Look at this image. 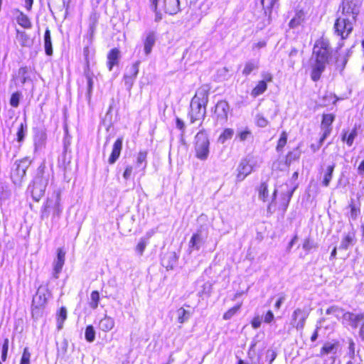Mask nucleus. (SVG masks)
Segmentation results:
<instances>
[{
    "label": "nucleus",
    "mask_w": 364,
    "mask_h": 364,
    "mask_svg": "<svg viewBox=\"0 0 364 364\" xmlns=\"http://www.w3.org/2000/svg\"><path fill=\"white\" fill-rule=\"evenodd\" d=\"M333 120L334 116L331 114H326L323 115V119L321 122V129L323 130V135L320 139V143H322L330 134L331 132V125Z\"/></svg>",
    "instance_id": "13"
},
{
    "label": "nucleus",
    "mask_w": 364,
    "mask_h": 364,
    "mask_svg": "<svg viewBox=\"0 0 364 364\" xmlns=\"http://www.w3.org/2000/svg\"><path fill=\"white\" fill-rule=\"evenodd\" d=\"M208 102V92L205 88H200L191 102L189 117L191 123L203 121L206 114V106Z\"/></svg>",
    "instance_id": "3"
},
{
    "label": "nucleus",
    "mask_w": 364,
    "mask_h": 364,
    "mask_svg": "<svg viewBox=\"0 0 364 364\" xmlns=\"http://www.w3.org/2000/svg\"><path fill=\"white\" fill-rule=\"evenodd\" d=\"M67 318V309L65 307H61L59 313L57 315V323L58 329L60 330L63 328V323Z\"/></svg>",
    "instance_id": "32"
},
{
    "label": "nucleus",
    "mask_w": 364,
    "mask_h": 364,
    "mask_svg": "<svg viewBox=\"0 0 364 364\" xmlns=\"http://www.w3.org/2000/svg\"><path fill=\"white\" fill-rule=\"evenodd\" d=\"M284 301H285V296L284 295L280 296L279 299L277 301V302H276V304L274 305V307L277 309H279L281 306H282V304L284 303Z\"/></svg>",
    "instance_id": "61"
},
{
    "label": "nucleus",
    "mask_w": 364,
    "mask_h": 364,
    "mask_svg": "<svg viewBox=\"0 0 364 364\" xmlns=\"http://www.w3.org/2000/svg\"><path fill=\"white\" fill-rule=\"evenodd\" d=\"M234 134V131L232 129H225L223 133L218 138V141L221 144H224L228 139H231Z\"/></svg>",
    "instance_id": "36"
},
{
    "label": "nucleus",
    "mask_w": 364,
    "mask_h": 364,
    "mask_svg": "<svg viewBox=\"0 0 364 364\" xmlns=\"http://www.w3.org/2000/svg\"><path fill=\"white\" fill-rule=\"evenodd\" d=\"M100 299V297L99 292L97 291H92L90 294V301L89 303L90 308L96 309L98 307Z\"/></svg>",
    "instance_id": "33"
},
{
    "label": "nucleus",
    "mask_w": 364,
    "mask_h": 364,
    "mask_svg": "<svg viewBox=\"0 0 364 364\" xmlns=\"http://www.w3.org/2000/svg\"><path fill=\"white\" fill-rule=\"evenodd\" d=\"M133 171L132 166H127L124 171L123 177L124 179L127 180L130 178Z\"/></svg>",
    "instance_id": "56"
},
{
    "label": "nucleus",
    "mask_w": 364,
    "mask_h": 364,
    "mask_svg": "<svg viewBox=\"0 0 364 364\" xmlns=\"http://www.w3.org/2000/svg\"><path fill=\"white\" fill-rule=\"evenodd\" d=\"M337 343H332L330 342L326 343L321 349V355L333 353L335 354L337 350Z\"/></svg>",
    "instance_id": "31"
},
{
    "label": "nucleus",
    "mask_w": 364,
    "mask_h": 364,
    "mask_svg": "<svg viewBox=\"0 0 364 364\" xmlns=\"http://www.w3.org/2000/svg\"><path fill=\"white\" fill-rule=\"evenodd\" d=\"M85 76L87 82V97L90 98L91 92L93 88V73L90 72L89 65H87L85 70Z\"/></svg>",
    "instance_id": "28"
},
{
    "label": "nucleus",
    "mask_w": 364,
    "mask_h": 364,
    "mask_svg": "<svg viewBox=\"0 0 364 364\" xmlns=\"http://www.w3.org/2000/svg\"><path fill=\"white\" fill-rule=\"evenodd\" d=\"M350 218L353 219H355L360 213L359 208H356L355 205L350 204Z\"/></svg>",
    "instance_id": "55"
},
{
    "label": "nucleus",
    "mask_w": 364,
    "mask_h": 364,
    "mask_svg": "<svg viewBox=\"0 0 364 364\" xmlns=\"http://www.w3.org/2000/svg\"><path fill=\"white\" fill-rule=\"evenodd\" d=\"M343 320L353 328H357L362 323L364 326V314H355L350 312H346L343 314Z\"/></svg>",
    "instance_id": "14"
},
{
    "label": "nucleus",
    "mask_w": 364,
    "mask_h": 364,
    "mask_svg": "<svg viewBox=\"0 0 364 364\" xmlns=\"http://www.w3.org/2000/svg\"><path fill=\"white\" fill-rule=\"evenodd\" d=\"M251 136V132L248 129H245L242 131H238L236 137L240 139V141H244Z\"/></svg>",
    "instance_id": "45"
},
{
    "label": "nucleus",
    "mask_w": 364,
    "mask_h": 364,
    "mask_svg": "<svg viewBox=\"0 0 364 364\" xmlns=\"http://www.w3.org/2000/svg\"><path fill=\"white\" fill-rule=\"evenodd\" d=\"M309 315V312L306 309H296L290 319L289 325L291 328H296L298 331H302L305 326L306 321Z\"/></svg>",
    "instance_id": "8"
},
{
    "label": "nucleus",
    "mask_w": 364,
    "mask_h": 364,
    "mask_svg": "<svg viewBox=\"0 0 364 364\" xmlns=\"http://www.w3.org/2000/svg\"><path fill=\"white\" fill-rule=\"evenodd\" d=\"M230 106L225 100H220L215 106V114L216 120L220 124H224L228 121Z\"/></svg>",
    "instance_id": "11"
},
{
    "label": "nucleus",
    "mask_w": 364,
    "mask_h": 364,
    "mask_svg": "<svg viewBox=\"0 0 364 364\" xmlns=\"http://www.w3.org/2000/svg\"><path fill=\"white\" fill-rule=\"evenodd\" d=\"M274 318V316L272 311H268L264 316V321L265 323H269L273 321Z\"/></svg>",
    "instance_id": "57"
},
{
    "label": "nucleus",
    "mask_w": 364,
    "mask_h": 364,
    "mask_svg": "<svg viewBox=\"0 0 364 364\" xmlns=\"http://www.w3.org/2000/svg\"><path fill=\"white\" fill-rule=\"evenodd\" d=\"M256 122L260 127H265L268 124V121L262 115L257 116Z\"/></svg>",
    "instance_id": "53"
},
{
    "label": "nucleus",
    "mask_w": 364,
    "mask_h": 364,
    "mask_svg": "<svg viewBox=\"0 0 364 364\" xmlns=\"http://www.w3.org/2000/svg\"><path fill=\"white\" fill-rule=\"evenodd\" d=\"M267 89V85L264 81H259L257 85L252 89L251 96L256 97L263 94Z\"/></svg>",
    "instance_id": "29"
},
{
    "label": "nucleus",
    "mask_w": 364,
    "mask_h": 364,
    "mask_svg": "<svg viewBox=\"0 0 364 364\" xmlns=\"http://www.w3.org/2000/svg\"><path fill=\"white\" fill-rule=\"evenodd\" d=\"M261 75L262 77L261 81H264L265 84L272 82L273 80V75L269 72H263Z\"/></svg>",
    "instance_id": "54"
},
{
    "label": "nucleus",
    "mask_w": 364,
    "mask_h": 364,
    "mask_svg": "<svg viewBox=\"0 0 364 364\" xmlns=\"http://www.w3.org/2000/svg\"><path fill=\"white\" fill-rule=\"evenodd\" d=\"M26 129V127H25L23 123H21V124L19 125V127L18 128V131H17L18 141H22L23 140Z\"/></svg>",
    "instance_id": "51"
},
{
    "label": "nucleus",
    "mask_w": 364,
    "mask_h": 364,
    "mask_svg": "<svg viewBox=\"0 0 364 364\" xmlns=\"http://www.w3.org/2000/svg\"><path fill=\"white\" fill-rule=\"evenodd\" d=\"M16 39L21 46H28L30 43L28 36L24 32L16 29Z\"/></svg>",
    "instance_id": "30"
},
{
    "label": "nucleus",
    "mask_w": 364,
    "mask_h": 364,
    "mask_svg": "<svg viewBox=\"0 0 364 364\" xmlns=\"http://www.w3.org/2000/svg\"><path fill=\"white\" fill-rule=\"evenodd\" d=\"M21 94L18 92L14 93L10 99V105L14 107H17L19 104Z\"/></svg>",
    "instance_id": "50"
},
{
    "label": "nucleus",
    "mask_w": 364,
    "mask_h": 364,
    "mask_svg": "<svg viewBox=\"0 0 364 364\" xmlns=\"http://www.w3.org/2000/svg\"><path fill=\"white\" fill-rule=\"evenodd\" d=\"M254 169L253 164L249 158L242 159L237 168V181H242Z\"/></svg>",
    "instance_id": "10"
},
{
    "label": "nucleus",
    "mask_w": 364,
    "mask_h": 364,
    "mask_svg": "<svg viewBox=\"0 0 364 364\" xmlns=\"http://www.w3.org/2000/svg\"><path fill=\"white\" fill-rule=\"evenodd\" d=\"M33 0H25V7L28 11H30L32 8Z\"/></svg>",
    "instance_id": "64"
},
{
    "label": "nucleus",
    "mask_w": 364,
    "mask_h": 364,
    "mask_svg": "<svg viewBox=\"0 0 364 364\" xmlns=\"http://www.w3.org/2000/svg\"><path fill=\"white\" fill-rule=\"evenodd\" d=\"M302 247L305 251H310L312 249H316L317 245L310 238H306L302 245Z\"/></svg>",
    "instance_id": "44"
},
{
    "label": "nucleus",
    "mask_w": 364,
    "mask_h": 364,
    "mask_svg": "<svg viewBox=\"0 0 364 364\" xmlns=\"http://www.w3.org/2000/svg\"><path fill=\"white\" fill-rule=\"evenodd\" d=\"M362 6L360 0H343L340 9L341 14L336 19L334 28L342 39L348 38L353 29L357 16Z\"/></svg>",
    "instance_id": "1"
},
{
    "label": "nucleus",
    "mask_w": 364,
    "mask_h": 364,
    "mask_svg": "<svg viewBox=\"0 0 364 364\" xmlns=\"http://www.w3.org/2000/svg\"><path fill=\"white\" fill-rule=\"evenodd\" d=\"M259 68L258 62L256 60H250L245 63L242 70V74L245 76L249 75L252 71Z\"/></svg>",
    "instance_id": "27"
},
{
    "label": "nucleus",
    "mask_w": 364,
    "mask_h": 364,
    "mask_svg": "<svg viewBox=\"0 0 364 364\" xmlns=\"http://www.w3.org/2000/svg\"><path fill=\"white\" fill-rule=\"evenodd\" d=\"M122 149V139H117L113 144L112 151L111 155L108 159L109 164H113L116 162L120 156V153Z\"/></svg>",
    "instance_id": "19"
},
{
    "label": "nucleus",
    "mask_w": 364,
    "mask_h": 364,
    "mask_svg": "<svg viewBox=\"0 0 364 364\" xmlns=\"http://www.w3.org/2000/svg\"><path fill=\"white\" fill-rule=\"evenodd\" d=\"M287 134L285 132H283L280 136V138L278 141L277 149L279 151L282 149L287 144Z\"/></svg>",
    "instance_id": "48"
},
{
    "label": "nucleus",
    "mask_w": 364,
    "mask_h": 364,
    "mask_svg": "<svg viewBox=\"0 0 364 364\" xmlns=\"http://www.w3.org/2000/svg\"><path fill=\"white\" fill-rule=\"evenodd\" d=\"M261 323L262 321L259 316H255L251 322L252 326L255 329L258 328L260 326Z\"/></svg>",
    "instance_id": "58"
},
{
    "label": "nucleus",
    "mask_w": 364,
    "mask_h": 364,
    "mask_svg": "<svg viewBox=\"0 0 364 364\" xmlns=\"http://www.w3.org/2000/svg\"><path fill=\"white\" fill-rule=\"evenodd\" d=\"M354 235L353 234H348L346 235L343 239L342 240L340 245V248L343 250H347L348 247L352 244L353 240Z\"/></svg>",
    "instance_id": "39"
},
{
    "label": "nucleus",
    "mask_w": 364,
    "mask_h": 364,
    "mask_svg": "<svg viewBox=\"0 0 364 364\" xmlns=\"http://www.w3.org/2000/svg\"><path fill=\"white\" fill-rule=\"evenodd\" d=\"M147 151H140L136 157V167L141 168L143 171L142 175L144 174L145 168H146L147 161Z\"/></svg>",
    "instance_id": "23"
},
{
    "label": "nucleus",
    "mask_w": 364,
    "mask_h": 364,
    "mask_svg": "<svg viewBox=\"0 0 364 364\" xmlns=\"http://www.w3.org/2000/svg\"><path fill=\"white\" fill-rule=\"evenodd\" d=\"M31 353L27 348H25L21 357L20 364H29L30 363Z\"/></svg>",
    "instance_id": "52"
},
{
    "label": "nucleus",
    "mask_w": 364,
    "mask_h": 364,
    "mask_svg": "<svg viewBox=\"0 0 364 364\" xmlns=\"http://www.w3.org/2000/svg\"><path fill=\"white\" fill-rule=\"evenodd\" d=\"M60 193L56 192L48 199L45 205V213H51L53 219H58L62 213Z\"/></svg>",
    "instance_id": "7"
},
{
    "label": "nucleus",
    "mask_w": 364,
    "mask_h": 364,
    "mask_svg": "<svg viewBox=\"0 0 364 364\" xmlns=\"http://www.w3.org/2000/svg\"><path fill=\"white\" fill-rule=\"evenodd\" d=\"M31 164V160L26 157L19 161H16L14 164L15 168L12 170L11 177L16 184L21 183L23 178L26 176V172Z\"/></svg>",
    "instance_id": "6"
},
{
    "label": "nucleus",
    "mask_w": 364,
    "mask_h": 364,
    "mask_svg": "<svg viewBox=\"0 0 364 364\" xmlns=\"http://www.w3.org/2000/svg\"><path fill=\"white\" fill-rule=\"evenodd\" d=\"M177 321L179 323H184L188 321L191 317V312L183 307L176 311Z\"/></svg>",
    "instance_id": "26"
},
{
    "label": "nucleus",
    "mask_w": 364,
    "mask_h": 364,
    "mask_svg": "<svg viewBox=\"0 0 364 364\" xmlns=\"http://www.w3.org/2000/svg\"><path fill=\"white\" fill-rule=\"evenodd\" d=\"M147 241L144 239H141L136 247V251L139 253V255H142L147 245Z\"/></svg>",
    "instance_id": "47"
},
{
    "label": "nucleus",
    "mask_w": 364,
    "mask_h": 364,
    "mask_svg": "<svg viewBox=\"0 0 364 364\" xmlns=\"http://www.w3.org/2000/svg\"><path fill=\"white\" fill-rule=\"evenodd\" d=\"M65 260V252L62 248H58L57 251V258L53 262V275L55 279L58 278L61 272Z\"/></svg>",
    "instance_id": "12"
},
{
    "label": "nucleus",
    "mask_w": 364,
    "mask_h": 364,
    "mask_svg": "<svg viewBox=\"0 0 364 364\" xmlns=\"http://www.w3.org/2000/svg\"><path fill=\"white\" fill-rule=\"evenodd\" d=\"M48 184V179L43 176L41 171L33 180V184L29 186L28 190L35 201H39L45 193Z\"/></svg>",
    "instance_id": "5"
},
{
    "label": "nucleus",
    "mask_w": 364,
    "mask_h": 364,
    "mask_svg": "<svg viewBox=\"0 0 364 364\" xmlns=\"http://www.w3.org/2000/svg\"><path fill=\"white\" fill-rule=\"evenodd\" d=\"M204 243V237L201 232L194 233L189 241L190 252L198 250Z\"/></svg>",
    "instance_id": "18"
},
{
    "label": "nucleus",
    "mask_w": 364,
    "mask_h": 364,
    "mask_svg": "<svg viewBox=\"0 0 364 364\" xmlns=\"http://www.w3.org/2000/svg\"><path fill=\"white\" fill-rule=\"evenodd\" d=\"M156 43V33L154 31H149L146 33V37L143 41L144 52L148 56L152 50Z\"/></svg>",
    "instance_id": "16"
},
{
    "label": "nucleus",
    "mask_w": 364,
    "mask_h": 364,
    "mask_svg": "<svg viewBox=\"0 0 364 364\" xmlns=\"http://www.w3.org/2000/svg\"><path fill=\"white\" fill-rule=\"evenodd\" d=\"M326 314L328 315H333L338 318L341 316L343 318V314H345L343 310L336 306H333L327 309Z\"/></svg>",
    "instance_id": "34"
},
{
    "label": "nucleus",
    "mask_w": 364,
    "mask_h": 364,
    "mask_svg": "<svg viewBox=\"0 0 364 364\" xmlns=\"http://www.w3.org/2000/svg\"><path fill=\"white\" fill-rule=\"evenodd\" d=\"M164 9L170 15L177 14L180 11L179 0H164Z\"/></svg>",
    "instance_id": "21"
},
{
    "label": "nucleus",
    "mask_w": 364,
    "mask_h": 364,
    "mask_svg": "<svg viewBox=\"0 0 364 364\" xmlns=\"http://www.w3.org/2000/svg\"><path fill=\"white\" fill-rule=\"evenodd\" d=\"M176 127L183 132L184 131V129H185L184 122L179 118L176 119Z\"/></svg>",
    "instance_id": "62"
},
{
    "label": "nucleus",
    "mask_w": 364,
    "mask_h": 364,
    "mask_svg": "<svg viewBox=\"0 0 364 364\" xmlns=\"http://www.w3.org/2000/svg\"><path fill=\"white\" fill-rule=\"evenodd\" d=\"M44 48L46 53L48 55H51L53 54L50 31L48 28H46L44 34Z\"/></svg>",
    "instance_id": "25"
},
{
    "label": "nucleus",
    "mask_w": 364,
    "mask_h": 364,
    "mask_svg": "<svg viewBox=\"0 0 364 364\" xmlns=\"http://www.w3.org/2000/svg\"><path fill=\"white\" fill-rule=\"evenodd\" d=\"M300 156V151L298 149L289 152L286 157V164L289 165L293 161L298 159Z\"/></svg>",
    "instance_id": "41"
},
{
    "label": "nucleus",
    "mask_w": 364,
    "mask_h": 364,
    "mask_svg": "<svg viewBox=\"0 0 364 364\" xmlns=\"http://www.w3.org/2000/svg\"><path fill=\"white\" fill-rule=\"evenodd\" d=\"M50 296V293L47 286L41 285L38 287L32 301L33 314L36 312V309L43 307L46 304Z\"/></svg>",
    "instance_id": "9"
},
{
    "label": "nucleus",
    "mask_w": 364,
    "mask_h": 364,
    "mask_svg": "<svg viewBox=\"0 0 364 364\" xmlns=\"http://www.w3.org/2000/svg\"><path fill=\"white\" fill-rule=\"evenodd\" d=\"M305 14L303 11L296 13L294 17L290 21L289 26L290 28H295L300 26L304 21Z\"/></svg>",
    "instance_id": "24"
},
{
    "label": "nucleus",
    "mask_w": 364,
    "mask_h": 364,
    "mask_svg": "<svg viewBox=\"0 0 364 364\" xmlns=\"http://www.w3.org/2000/svg\"><path fill=\"white\" fill-rule=\"evenodd\" d=\"M259 198L263 201L268 198V186L266 183H262L259 188Z\"/></svg>",
    "instance_id": "40"
},
{
    "label": "nucleus",
    "mask_w": 364,
    "mask_h": 364,
    "mask_svg": "<svg viewBox=\"0 0 364 364\" xmlns=\"http://www.w3.org/2000/svg\"><path fill=\"white\" fill-rule=\"evenodd\" d=\"M210 141L208 134L204 130L197 133L195 136L196 156L202 161L208 159L209 155Z\"/></svg>",
    "instance_id": "4"
},
{
    "label": "nucleus",
    "mask_w": 364,
    "mask_h": 364,
    "mask_svg": "<svg viewBox=\"0 0 364 364\" xmlns=\"http://www.w3.org/2000/svg\"><path fill=\"white\" fill-rule=\"evenodd\" d=\"M266 46V42L264 41H261L257 43H255L252 45V49H260Z\"/></svg>",
    "instance_id": "60"
},
{
    "label": "nucleus",
    "mask_w": 364,
    "mask_h": 364,
    "mask_svg": "<svg viewBox=\"0 0 364 364\" xmlns=\"http://www.w3.org/2000/svg\"><path fill=\"white\" fill-rule=\"evenodd\" d=\"M336 167V164L333 163L331 165H328L325 170L323 171V176L322 184L328 187L329 186L330 181L333 177V173L334 168Z\"/></svg>",
    "instance_id": "22"
},
{
    "label": "nucleus",
    "mask_w": 364,
    "mask_h": 364,
    "mask_svg": "<svg viewBox=\"0 0 364 364\" xmlns=\"http://www.w3.org/2000/svg\"><path fill=\"white\" fill-rule=\"evenodd\" d=\"M140 65V61L138 60L133 63L130 68H128V70L126 74H129L130 76L136 77L139 73V67Z\"/></svg>",
    "instance_id": "43"
},
{
    "label": "nucleus",
    "mask_w": 364,
    "mask_h": 364,
    "mask_svg": "<svg viewBox=\"0 0 364 364\" xmlns=\"http://www.w3.org/2000/svg\"><path fill=\"white\" fill-rule=\"evenodd\" d=\"M241 304L233 306L223 314L224 320L230 319L240 309Z\"/></svg>",
    "instance_id": "42"
},
{
    "label": "nucleus",
    "mask_w": 364,
    "mask_h": 364,
    "mask_svg": "<svg viewBox=\"0 0 364 364\" xmlns=\"http://www.w3.org/2000/svg\"><path fill=\"white\" fill-rule=\"evenodd\" d=\"M278 0H261L262 5L266 14L270 15L274 4Z\"/></svg>",
    "instance_id": "35"
},
{
    "label": "nucleus",
    "mask_w": 364,
    "mask_h": 364,
    "mask_svg": "<svg viewBox=\"0 0 364 364\" xmlns=\"http://www.w3.org/2000/svg\"><path fill=\"white\" fill-rule=\"evenodd\" d=\"M358 173L360 176L364 175V160H363L358 167Z\"/></svg>",
    "instance_id": "63"
},
{
    "label": "nucleus",
    "mask_w": 364,
    "mask_h": 364,
    "mask_svg": "<svg viewBox=\"0 0 364 364\" xmlns=\"http://www.w3.org/2000/svg\"><path fill=\"white\" fill-rule=\"evenodd\" d=\"M120 58V51L117 48L112 49L107 55V67L111 71L114 65L119 64Z\"/></svg>",
    "instance_id": "20"
},
{
    "label": "nucleus",
    "mask_w": 364,
    "mask_h": 364,
    "mask_svg": "<svg viewBox=\"0 0 364 364\" xmlns=\"http://www.w3.org/2000/svg\"><path fill=\"white\" fill-rule=\"evenodd\" d=\"M135 79H136V77L130 76L129 74H124V85L128 90H130L132 89Z\"/></svg>",
    "instance_id": "46"
},
{
    "label": "nucleus",
    "mask_w": 364,
    "mask_h": 364,
    "mask_svg": "<svg viewBox=\"0 0 364 364\" xmlns=\"http://www.w3.org/2000/svg\"><path fill=\"white\" fill-rule=\"evenodd\" d=\"M28 78V69L26 67L20 68L16 74V79L21 84H24Z\"/></svg>",
    "instance_id": "37"
},
{
    "label": "nucleus",
    "mask_w": 364,
    "mask_h": 364,
    "mask_svg": "<svg viewBox=\"0 0 364 364\" xmlns=\"http://www.w3.org/2000/svg\"><path fill=\"white\" fill-rule=\"evenodd\" d=\"M12 14L14 16H15L18 25L26 29H29L32 27V23L29 18L22 11L18 9H14Z\"/></svg>",
    "instance_id": "15"
},
{
    "label": "nucleus",
    "mask_w": 364,
    "mask_h": 364,
    "mask_svg": "<svg viewBox=\"0 0 364 364\" xmlns=\"http://www.w3.org/2000/svg\"><path fill=\"white\" fill-rule=\"evenodd\" d=\"M332 58V49L329 41L323 38L317 40L313 48L310 59L311 68V77L313 81H318Z\"/></svg>",
    "instance_id": "2"
},
{
    "label": "nucleus",
    "mask_w": 364,
    "mask_h": 364,
    "mask_svg": "<svg viewBox=\"0 0 364 364\" xmlns=\"http://www.w3.org/2000/svg\"><path fill=\"white\" fill-rule=\"evenodd\" d=\"M357 135H358V132H357L356 128H353L352 129V131L350 132V134H348V137L346 139V144L349 146H352L353 141H354L355 138L357 136Z\"/></svg>",
    "instance_id": "49"
},
{
    "label": "nucleus",
    "mask_w": 364,
    "mask_h": 364,
    "mask_svg": "<svg viewBox=\"0 0 364 364\" xmlns=\"http://www.w3.org/2000/svg\"><path fill=\"white\" fill-rule=\"evenodd\" d=\"M85 339L87 341L92 343L95 339V331L92 326H87L85 328Z\"/></svg>",
    "instance_id": "38"
},
{
    "label": "nucleus",
    "mask_w": 364,
    "mask_h": 364,
    "mask_svg": "<svg viewBox=\"0 0 364 364\" xmlns=\"http://www.w3.org/2000/svg\"><path fill=\"white\" fill-rule=\"evenodd\" d=\"M114 319L112 317L105 314L104 317L99 321L98 328L104 332H109L114 327Z\"/></svg>",
    "instance_id": "17"
},
{
    "label": "nucleus",
    "mask_w": 364,
    "mask_h": 364,
    "mask_svg": "<svg viewBox=\"0 0 364 364\" xmlns=\"http://www.w3.org/2000/svg\"><path fill=\"white\" fill-rule=\"evenodd\" d=\"M349 354L351 358H353L355 354V343L354 342L350 339L349 341Z\"/></svg>",
    "instance_id": "59"
}]
</instances>
